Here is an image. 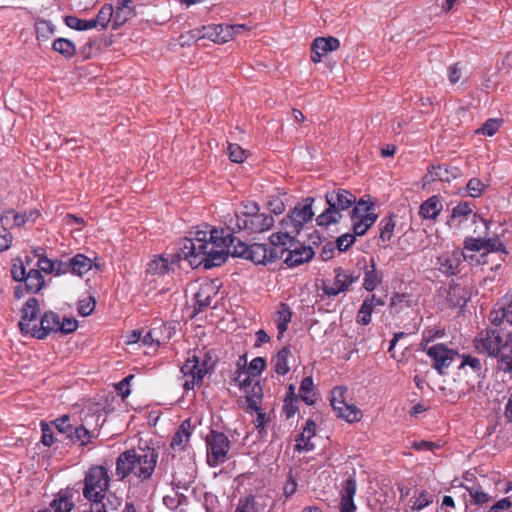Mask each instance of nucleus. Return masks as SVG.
<instances>
[{"label":"nucleus","instance_id":"1","mask_svg":"<svg viewBox=\"0 0 512 512\" xmlns=\"http://www.w3.org/2000/svg\"><path fill=\"white\" fill-rule=\"evenodd\" d=\"M235 240L234 235L229 232L225 234L224 230H198L194 238L182 240L179 250L172 256L171 264L183 259L193 269L201 265L205 269L218 267L227 260L228 252L225 249H228L229 244H233Z\"/></svg>","mask_w":512,"mask_h":512},{"label":"nucleus","instance_id":"2","mask_svg":"<svg viewBox=\"0 0 512 512\" xmlns=\"http://www.w3.org/2000/svg\"><path fill=\"white\" fill-rule=\"evenodd\" d=\"M158 457V451L147 445L138 446L136 449H127L116 458L115 476L118 481L134 477L144 483L152 477Z\"/></svg>","mask_w":512,"mask_h":512},{"label":"nucleus","instance_id":"3","mask_svg":"<svg viewBox=\"0 0 512 512\" xmlns=\"http://www.w3.org/2000/svg\"><path fill=\"white\" fill-rule=\"evenodd\" d=\"M289 241L288 232L273 233L269 236V243H253L248 245L236 237L233 244H229L228 254L233 257L243 258L256 265H267L283 258L285 249L283 245Z\"/></svg>","mask_w":512,"mask_h":512},{"label":"nucleus","instance_id":"4","mask_svg":"<svg viewBox=\"0 0 512 512\" xmlns=\"http://www.w3.org/2000/svg\"><path fill=\"white\" fill-rule=\"evenodd\" d=\"M109 469L103 465L91 466L84 477L83 496L91 503L100 502L110 487Z\"/></svg>","mask_w":512,"mask_h":512},{"label":"nucleus","instance_id":"5","mask_svg":"<svg viewBox=\"0 0 512 512\" xmlns=\"http://www.w3.org/2000/svg\"><path fill=\"white\" fill-rule=\"evenodd\" d=\"M11 276L16 282H24L27 294H37L45 284L42 273L36 268L26 270V266L20 257L12 260Z\"/></svg>","mask_w":512,"mask_h":512},{"label":"nucleus","instance_id":"6","mask_svg":"<svg viewBox=\"0 0 512 512\" xmlns=\"http://www.w3.org/2000/svg\"><path fill=\"white\" fill-rule=\"evenodd\" d=\"M450 369L455 370L456 378H454V381L468 383L469 378L479 377L482 365L478 358L459 354L457 351L450 349Z\"/></svg>","mask_w":512,"mask_h":512},{"label":"nucleus","instance_id":"7","mask_svg":"<svg viewBox=\"0 0 512 512\" xmlns=\"http://www.w3.org/2000/svg\"><path fill=\"white\" fill-rule=\"evenodd\" d=\"M315 199L313 197H307L303 201L297 203L295 207L288 213V215L282 219L281 225L285 229H289V234H298L304 224L309 222L315 215L312 205Z\"/></svg>","mask_w":512,"mask_h":512},{"label":"nucleus","instance_id":"8","mask_svg":"<svg viewBox=\"0 0 512 512\" xmlns=\"http://www.w3.org/2000/svg\"><path fill=\"white\" fill-rule=\"evenodd\" d=\"M207 462L210 467H217L224 463L230 450V440L223 433L211 430L206 436Z\"/></svg>","mask_w":512,"mask_h":512},{"label":"nucleus","instance_id":"9","mask_svg":"<svg viewBox=\"0 0 512 512\" xmlns=\"http://www.w3.org/2000/svg\"><path fill=\"white\" fill-rule=\"evenodd\" d=\"M479 342L480 345H476V347L478 349L481 347L489 356L500 355V351L508 348H510L512 353V333H508L505 340H503L498 329L487 328L481 333Z\"/></svg>","mask_w":512,"mask_h":512},{"label":"nucleus","instance_id":"10","mask_svg":"<svg viewBox=\"0 0 512 512\" xmlns=\"http://www.w3.org/2000/svg\"><path fill=\"white\" fill-rule=\"evenodd\" d=\"M274 225V218L266 213H257L248 218L237 219L233 226H228L229 233L246 231L247 233H261L269 230Z\"/></svg>","mask_w":512,"mask_h":512},{"label":"nucleus","instance_id":"11","mask_svg":"<svg viewBox=\"0 0 512 512\" xmlns=\"http://www.w3.org/2000/svg\"><path fill=\"white\" fill-rule=\"evenodd\" d=\"M285 245L283 248L285 249L286 257L284 259V263L288 267H297L304 263L309 262L314 256V250L310 246H300L298 247V242L294 236L289 234V241H284Z\"/></svg>","mask_w":512,"mask_h":512},{"label":"nucleus","instance_id":"12","mask_svg":"<svg viewBox=\"0 0 512 512\" xmlns=\"http://www.w3.org/2000/svg\"><path fill=\"white\" fill-rule=\"evenodd\" d=\"M88 424L87 418L84 420V423L81 424H72L70 421L60 434H62L64 438L68 439L72 444H79V446L82 447L86 446L98 436L95 429L89 430L87 428Z\"/></svg>","mask_w":512,"mask_h":512},{"label":"nucleus","instance_id":"13","mask_svg":"<svg viewBox=\"0 0 512 512\" xmlns=\"http://www.w3.org/2000/svg\"><path fill=\"white\" fill-rule=\"evenodd\" d=\"M88 424L87 418L84 420V423L81 424H72L70 421L60 434H62L64 438L68 439L72 444H79V446L82 447L86 446L98 436L95 429L89 430L87 428Z\"/></svg>","mask_w":512,"mask_h":512},{"label":"nucleus","instance_id":"14","mask_svg":"<svg viewBox=\"0 0 512 512\" xmlns=\"http://www.w3.org/2000/svg\"><path fill=\"white\" fill-rule=\"evenodd\" d=\"M60 316L56 312L49 310L45 311L40 317V325L34 324L32 326L33 336L36 339L44 340L50 333L58 332Z\"/></svg>","mask_w":512,"mask_h":512},{"label":"nucleus","instance_id":"15","mask_svg":"<svg viewBox=\"0 0 512 512\" xmlns=\"http://www.w3.org/2000/svg\"><path fill=\"white\" fill-rule=\"evenodd\" d=\"M40 313L39 300L35 297H30L24 303L21 309V320L18 323L21 334L27 335L33 333L30 322L35 321Z\"/></svg>","mask_w":512,"mask_h":512},{"label":"nucleus","instance_id":"16","mask_svg":"<svg viewBox=\"0 0 512 512\" xmlns=\"http://www.w3.org/2000/svg\"><path fill=\"white\" fill-rule=\"evenodd\" d=\"M181 372L185 376H191V379L186 380L183 384L186 391L193 389L197 383L202 382L206 374L205 369H200V357L195 354L185 361L181 367Z\"/></svg>","mask_w":512,"mask_h":512},{"label":"nucleus","instance_id":"17","mask_svg":"<svg viewBox=\"0 0 512 512\" xmlns=\"http://www.w3.org/2000/svg\"><path fill=\"white\" fill-rule=\"evenodd\" d=\"M357 484L353 476H349L341 485L340 512H356L354 496L356 494Z\"/></svg>","mask_w":512,"mask_h":512},{"label":"nucleus","instance_id":"18","mask_svg":"<svg viewBox=\"0 0 512 512\" xmlns=\"http://www.w3.org/2000/svg\"><path fill=\"white\" fill-rule=\"evenodd\" d=\"M325 200L328 207L316 218L317 225L321 227L338 224L342 219V210L327 193L325 194Z\"/></svg>","mask_w":512,"mask_h":512},{"label":"nucleus","instance_id":"19","mask_svg":"<svg viewBox=\"0 0 512 512\" xmlns=\"http://www.w3.org/2000/svg\"><path fill=\"white\" fill-rule=\"evenodd\" d=\"M335 279L332 285L323 284L322 290L328 297H335L338 294L348 291L351 286V279L348 280L346 270L342 267L334 269Z\"/></svg>","mask_w":512,"mask_h":512},{"label":"nucleus","instance_id":"20","mask_svg":"<svg viewBox=\"0 0 512 512\" xmlns=\"http://www.w3.org/2000/svg\"><path fill=\"white\" fill-rule=\"evenodd\" d=\"M123 505V499L116 496L113 492L105 493V498L100 499V502H93L90 504V509L87 512H118Z\"/></svg>","mask_w":512,"mask_h":512},{"label":"nucleus","instance_id":"21","mask_svg":"<svg viewBox=\"0 0 512 512\" xmlns=\"http://www.w3.org/2000/svg\"><path fill=\"white\" fill-rule=\"evenodd\" d=\"M315 431V422L312 419H308L305 423L302 433H300L296 438L295 450L298 452L311 451L314 448V445L310 443V440L313 436H315Z\"/></svg>","mask_w":512,"mask_h":512},{"label":"nucleus","instance_id":"22","mask_svg":"<svg viewBox=\"0 0 512 512\" xmlns=\"http://www.w3.org/2000/svg\"><path fill=\"white\" fill-rule=\"evenodd\" d=\"M202 35L215 43H226L231 40L228 24L203 26Z\"/></svg>","mask_w":512,"mask_h":512},{"label":"nucleus","instance_id":"23","mask_svg":"<svg viewBox=\"0 0 512 512\" xmlns=\"http://www.w3.org/2000/svg\"><path fill=\"white\" fill-rule=\"evenodd\" d=\"M382 282V274L377 271L376 262L373 257L370 258V264L364 267L363 288L372 292Z\"/></svg>","mask_w":512,"mask_h":512},{"label":"nucleus","instance_id":"24","mask_svg":"<svg viewBox=\"0 0 512 512\" xmlns=\"http://www.w3.org/2000/svg\"><path fill=\"white\" fill-rule=\"evenodd\" d=\"M327 194L335 201L342 211L352 208L356 203V196L352 192L343 188L333 189L332 191H328Z\"/></svg>","mask_w":512,"mask_h":512},{"label":"nucleus","instance_id":"25","mask_svg":"<svg viewBox=\"0 0 512 512\" xmlns=\"http://www.w3.org/2000/svg\"><path fill=\"white\" fill-rule=\"evenodd\" d=\"M427 355L433 360V367L442 374L446 360H448V347L445 344H436L426 349Z\"/></svg>","mask_w":512,"mask_h":512},{"label":"nucleus","instance_id":"26","mask_svg":"<svg viewBox=\"0 0 512 512\" xmlns=\"http://www.w3.org/2000/svg\"><path fill=\"white\" fill-rule=\"evenodd\" d=\"M261 500V497L255 495L241 497L234 512H264L265 505Z\"/></svg>","mask_w":512,"mask_h":512},{"label":"nucleus","instance_id":"27","mask_svg":"<svg viewBox=\"0 0 512 512\" xmlns=\"http://www.w3.org/2000/svg\"><path fill=\"white\" fill-rule=\"evenodd\" d=\"M75 504L69 490H60L51 501L50 508L53 512H71Z\"/></svg>","mask_w":512,"mask_h":512},{"label":"nucleus","instance_id":"28","mask_svg":"<svg viewBox=\"0 0 512 512\" xmlns=\"http://www.w3.org/2000/svg\"><path fill=\"white\" fill-rule=\"evenodd\" d=\"M467 496H469L470 504L473 505H483L492 500V497L481 490V488L468 487L465 489V492L462 493V505L465 508H468Z\"/></svg>","mask_w":512,"mask_h":512},{"label":"nucleus","instance_id":"29","mask_svg":"<svg viewBox=\"0 0 512 512\" xmlns=\"http://www.w3.org/2000/svg\"><path fill=\"white\" fill-rule=\"evenodd\" d=\"M13 213V209L4 211L0 216L1 229H0V252L6 251L10 248L13 240L12 234L9 232L8 227L10 226V214Z\"/></svg>","mask_w":512,"mask_h":512},{"label":"nucleus","instance_id":"30","mask_svg":"<svg viewBox=\"0 0 512 512\" xmlns=\"http://www.w3.org/2000/svg\"><path fill=\"white\" fill-rule=\"evenodd\" d=\"M194 426L191 423V419L184 420L179 426L178 430L172 437L170 446L172 449H183L184 442H187L191 436V430Z\"/></svg>","mask_w":512,"mask_h":512},{"label":"nucleus","instance_id":"31","mask_svg":"<svg viewBox=\"0 0 512 512\" xmlns=\"http://www.w3.org/2000/svg\"><path fill=\"white\" fill-rule=\"evenodd\" d=\"M70 272L82 276L92 268V261L84 254H76L69 259Z\"/></svg>","mask_w":512,"mask_h":512},{"label":"nucleus","instance_id":"32","mask_svg":"<svg viewBox=\"0 0 512 512\" xmlns=\"http://www.w3.org/2000/svg\"><path fill=\"white\" fill-rule=\"evenodd\" d=\"M473 203L468 201H461L456 205L450 214V223L458 221V226L463 222L468 220V218L472 215L473 212Z\"/></svg>","mask_w":512,"mask_h":512},{"label":"nucleus","instance_id":"33","mask_svg":"<svg viewBox=\"0 0 512 512\" xmlns=\"http://www.w3.org/2000/svg\"><path fill=\"white\" fill-rule=\"evenodd\" d=\"M442 210V204L437 196H432L420 206L419 214L426 219H434Z\"/></svg>","mask_w":512,"mask_h":512},{"label":"nucleus","instance_id":"34","mask_svg":"<svg viewBox=\"0 0 512 512\" xmlns=\"http://www.w3.org/2000/svg\"><path fill=\"white\" fill-rule=\"evenodd\" d=\"M212 290H213V288L210 285H205V286L201 287L199 289V291L195 294L194 299H195V311L196 312H202L207 307L210 306L211 300H212V296H211Z\"/></svg>","mask_w":512,"mask_h":512},{"label":"nucleus","instance_id":"35","mask_svg":"<svg viewBox=\"0 0 512 512\" xmlns=\"http://www.w3.org/2000/svg\"><path fill=\"white\" fill-rule=\"evenodd\" d=\"M470 298V293L460 285H450V308L463 307Z\"/></svg>","mask_w":512,"mask_h":512},{"label":"nucleus","instance_id":"36","mask_svg":"<svg viewBox=\"0 0 512 512\" xmlns=\"http://www.w3.org/2000/svg\"><path fill=\"white\" fill-rule=\"evenodd\" d=\"M290 347L284 346L276 356L273 358L272 362L274 364V371L279 375H285L289 371L287 359L290 355Z\"/></svg>","mask_w":512,"mask_h":512},{"label":"nucleus","instance_id":"37","mask_svg":"<svg viewBox=\"0 0 512 512\" xmlns=\"http://www.w3.org/2000/svg\"><path fill=\"white\" fill-rule=\"evenodd\" d=\"M374 300L375 295H371L370 297L366 298L357 315V323L361 325H368L371 322V315L374 309Z\"/></svg>","mask_w":512,"mask_h":512},{"label":"nucleus","instance_id":"38","mask_svg":"<svg viewBox=\"0 0 512 512\" xmlns=\"http://www.w3.org/2000/svg\"><path fill=\"white\" fill-rule=\"evenodd\" d=\"M340 46V42L337 38L329 37H317L312 43V49H319L324 55L327 52L337 50Z\"/></svg>","mask_w":512,"mask_h":512},{"label":"nucleus","instance_id":"39","mask_svg":"<svg viewBox=\"0 0 512 512\" xmlns=\"http://www.w3.org/2000/svg\"><path fill=\"white\" fill-rule=\"evenodd\" d=\"M52 48L65 58H72L76 54L75 44L67 38H57L54 40Z\"/></svg>","mask_w":512,"mask_h":512},{"label":"nucleus","instance_id":"40","mask_svg":"<svg viewBox=\"0 0 512 512\" xmlns=\"http://www.w3.org/2000/svg\"><path fill=\"white\" fill-rule=\"evenodd\" d=\"M395 215L389 214L379 222V238L382 242H387L391 239L395 228Z\"/></svg>","mask_w":512,"mask_h":512},{"label":"nucleus","instance_id":"41","mask_svg":"<svg viewBox=\"0 0 512 512\" xmlns=\"http://www.w3.org/2000/svg\"><path fill=\"white\" fill-rule=\"evenodd\" d=\"M436 180L442 182L448 181V167L446 165H431V167L428 169V172L424 177V184Z\"/></svg>","mask_w":512,"mask_h":512},{"label":"nucleus","instance_id":"42","mask_svg":"<svg viewBox=\"0 0 512 512\" xmlns=\"http://www.w3.org/2000/svg\"><path fill=\"white\" fill-rule=\"evenodd\" d=\"M314 384L312 377H305L300 384V398L307 405H313L315 403V394L313 393Z\"/></svg>","mask_w":512,"mask_h":512},{"label":"nucleus","instance_id":"43","mask_svg":"<svg viewBox=\"0 0 512 512\" xmlns=\"http://www.w3.org/2000/svg\"><path fill=\"white\" fill-rule=\"evenodd\" d=\"M95 27L106 29L109 23L113 22V6L111 4H105L98 12L96 18L93 19Z\"/></svg>","mask_w":512,"mask_h":512},{"label":"nucleus","instance_id":"44","mask_svg":"<svg viewBox=\"0 0 512 512\" xmlns=\"http://www.w3.org/2000/svg\"><path fill=\"white\" fill-rule=\"evenodd\" d=\"M246 358L241 356L238 361V369L235 372L234 381L238 383L240 388H247L251 386V379L249 373L245 368Z\"/></svg>","mask_w":512,"mask_h":512},{"label":"nucleus","instance_id":"45","mask_svg":"<svg viewBox=\"0 0 512 512\" xmlns=\"http://www.w3.org/2000/svg\"><path fill=\"white\" fill-rule=\"evenodd\" d=\"M64 22L69 28L75 29L77 31H85V30H89L92 28H96L95 22L93 21V19L85 20V19H80L73 15L66 16L64 18Z\"/></svg>","mask_w":512,"mask_h":512},{"label":"nucleus","instance_id":"46","mask_svg":"<svg viewBox=\"0 0 512 512\" xmlns=\"http://www.w3.org/2000/svg\"><path fill=\"white\" fill-rule=\"evenodd\" d=\"M335 413L337 417L345 419L349 423L359 421L362 416V412L359 408L354 405H348L347 403L341 406V410H336Z\"/></svg>","mask_w":512,"mask_h":512},{"label":"nucleus","instance_id":"47","mask_svg":"<svg viewBox=\"0 0 512 512\" xmlns=\"http://www.w3.org/2000/svg\"><path fill=\"white\" fill-rule=\"evenodd\" d=\"M55 32V26L49 20L38 19L36 22V36L39 41L47 40Z\"/></svg>","mask_w":512,"mask_h":512},{"label":"nucleus","instance_id":"48","mask_svg":"<svg viewBox=\"0 0 512 512\" xmlns=\"http://www.w3.org/2000/svg\"><path fill=\"white\" fill-rule=\"evenodd\" d=\"M146 271L153 275H164L169 271V261L162 256L155 258L148 263Z\"/></svg>","mask_w":512,"mask_h":512},{"label":"nucleus","instance_id":"49","mask_svg":"<svg viewBox=\"0 0 512 512\" xmlns=\"http://www.w3.org/2000/svg\"><path fill=\"white\" fill-rule=\"evenodd\" d=\"M242 206L243 209L239 213H235L234 217L230 219L229 226H233L237 219L243 220V218H248L260 212V206L257 202H243Z\"/></svg>","mask_w":512,"mask_h":512},{"label":"nucleus","instance_id":"50","mask_svg":"<svg viewBox=\"0 0 512 512\" xmlns=\"http://www.w3.org/2000/svg\"><path fill=\"white\" fill-rule=\"evenodd\" d=\"M484 184L481 182L478 178H471L465 188L458 189L456 194L462 195V192L464 191L466 194L473 198L480 197L483 192Z\"/></svg>","mask_w":512,"mask_h":512},{"label":"nucleus","instance_id":"51","mask_svg":"<svg viewBox=\"0 0 512 512\" xmlns=\"http://www.w3.org/2000/svg\"><path fill=\"white\" fill-rule=\"evenodd\" d=\"M347 392L346 388L343 386H336L331 391L330 404L334 410H341V406L346 404L345 402V393Z\"/></svg>","mask_w":512,"mask_h":512},{"label":"nucleus","instance_id":"52","mask_svg":"<svg viewBox=\"0 0 512 512\" xmlns=\"http://www.w3.org/2000/svg\"><path fill=\"white\" fill-rule=\"evenodd\" d=\"M502 122V119L490 118L476 130V133L491 137L499 130Z\"/></svg>","mask_w":512,"mask_h":512},{"label":"nucleus","instance_id":"53","mask_svg":"<svg viewBox=\"0 0 512 512\" xmlns=\"http://www.w3.org/2000/svg\"><path fill=\"white\" fill-rule=\"evenodd\" d=\"M135 15H136L135 9L134 10H126V11H114L113 10L112 29L118 30L130 18L134 17Z\"/></svg>","mask_w":512,"mask_h":512},{"label":"nucleus","instance_id":"54","mask_svg":"<svg viewBox=\"0 0 512 512\" xmlns=\"http://www.w3.org/2000/svg\"><path fill=\"white\" fill-rule=\"evenodd\" d=\"M498 359V367L505 373L512 372V353L510 348L500 351V355L493 356Z\"/></svg>","mask_w":512,"mask_h":512},{"label":"nucleus","instance_id":"55","mask_svg":"<svg viewBox=\"0 0 512 512\" xmlns=\"http://www.w3.org/2000/svg\"><path fill=\"white\" fill-rule=\"evenodd\" d=\"M374 209V203L371 201H366L363 198L360 200L356 199V203L352 206V210L350 212L351 219L358 218L359 215L363 212L372 211Z\"/></svg>","mask_w":512,"mask_h":512},{"label":"nucleus","instance_id":"56","mask_svg":"<svg viewBox=\"0 0 512 512\" xmlns=\"http://www.w3.org/2000/svg\"><path fill=\"white\" fill-rule=\"evenodd\" d=\"M101 49V41L97 39H90L86 44L83 45L80 49V54L83 56V59L91 58L95 53L99 52Z\"/></svg>","mask_w":512,"mask_h":512},{"label":"nucleus","instance_id":"57","mask_svg":"<svg viewBox=\"0 0 512 512\" xmlns=\"http://www.w3.org/2000/svg\"><path fill=\"white\" fill-rule=\"evenodd\" d=\"M228 155L232 162L242 163L247 158V151L242 149L238 144L229 143Z\"/></svg>","mask_w":512,"mask_h":512},{"label":"nucleus","instance_id":"58","mask_svg":"<svg viewBox=\"0 0 512 512\" xmlns=\"http://www.w3.org/2000/svg\"><path fill=\"white\" fill-rule=\"evenodd\" d=\"M96 300L94 297L82 299L78 302L77 311L81 316H89L95 309Z\"/></svg>","mask_w":512,"mask_h":512},{"label":"nucleus","instance_id":"59","mask_svg":"<svg viewBox=\"0 0 512 512\" xmlns=\"http://www.w3.org/2000/svg\"><path fill=\"white\" fill-rule=\"evenodd\" d=\"M42 437L41 442L44 446L51 447L58 439L55 438L54 432L50 425L44 421L41 422Z\"/></svg>","mask_w":512,"mask_h":512},{"label":"nucleus","instance_id":"60","mask_svg":"<svg viewBox=\"0 0 512 512\" xmlns=\"http://www.w3.org/2000/svg\"><path fill=\"white\" fill-rule=\"evenodd\" d=\"M484 245L487 252H502L508 254L504 243L499 238L484 239Z\"/></svg>","mask_w":512,"mask_h":512},{"label":"nucleus","instance_id":"61","mask_svg":"<svg viewBox=\"0 0 512 512\" xmlns=\"http://www.w3.org/2000/svg\"><path fill=\"white\" fill-rule=\"evenodd\" d=\"M496 306H500L502 311L501 317L504 318L507 323L512 325V299L506 296L501 302L497 303Z\"/></svg>","mask_w":512,"mask_h":512},{"label":"nucleus","instance_id":"62","mask_svg":"<svg viewBox=\"0 0 512 512\" xmlns=\"http://www.w3.org/2000/svg\"><path fill=\"white\" fill-rule=\"evenodd\" d=\"M355 241V235L345 233L336 239V247L340 252H345L355 243Z\"/></svg>","mask_w":512,"mask_h":512},{"label":"nucleus","instance_id":"63","mask_svg":"<svg viewBox=\"0 0 512 512\" xmlns=\"http://www.w3.org/2000/svg\"><path fill=\"white\" fill-rule=\"evenodd\" d=\"M266 368V360L263 357H256L254 358L249 366H248V373H250L252 376L259 375L264 369Z\"/></svg>","mask_w":512,"mask_h":512},{"label":"nucleus","instance_id":"64","mask_svg":"<svg viewBox=\"0 0 512 512\" xmlns=\"http://www.w3.org/2000/svg\"><path fill=\"white\" fill-rule=\"evenodd\" d=\"M78 327V321L74 318H64L63 321H59L58 332L62 334H70L74 332Z\"/></svg>","mask_w":512,"mask_h":512}]
</instances>
